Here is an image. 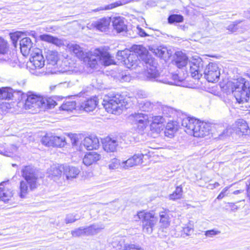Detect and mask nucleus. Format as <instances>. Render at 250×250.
I'll return each instance as SVG.
<instances>
[{
	"label": "nucleus",
	"instance_id": "3",
	"mask_svg": "<svg viewBox=\"0 0 250 250\" xmlns=\"http://www.w3.org/2000/svg\"><path fill=\"white\" fill-rule=\"evenodd\" d=\"M185 131L195 137H204L209 134L211 125L208 123L201 122L193 118L186 117L181 122Z\"/></svg>",
	"mask_w": 250,
	"mask_h": 250
},
{
	"label": "nucleus",
	"instance_id": "12",
	"mask_svg": "<svg viewBox=\"0 0 250 250\" xmlns=\"http://www.w3.org/2000/svg\"><path fill=\"white\" fill-rule=\"evenodd\" d=\"M13 196V190L10 188L9 181L2 182L0 183V199L6 203Z\"/></svg>",
	"mask_w": 250,
	"mask_h": 250
},
{
	"label": "nucleus",
	"instance_id": "59",
	"mask_svg": "<svg viewBox=\"0 0 250 250\" xmlns=\"http://www.w3.org/2000/svg\"><path fill=\"white\" fill-rule=\"evenodd\" d=\"M192 230V228L189 226H186L183 228V231L187 236L189 235Z\"/></svg>",
	"mask_w": 250,
	"mask_h": 250
},
{
	"label": "nucleus",
	"instance_id": "31",
	"mask_svg": "<svg viewBox=\"0 0 250 250\" xmlns=\"http://www.w3.org/2000/svg\"><path fill=\"white\" fill-rule=\"evenodd\" d=\"M111 245L113 248L122 250H125V247L127 245L125 244V239L120 236L114 237L111 242Z\"/></svg>",
	"mask_w": 250,
	"mask_h": 250
},
{
	"label": "nucleus",
	"instance_id": "51",
	"mask_svg": "<svg viewBox=\"0 0 250 250\" xmlns=\"http://www.w3.org/2000/svg\"><path fill=\"white\" fill-rule=\"evenodd\" d=\"M71 234L73 236L78 237L80 236L83 234H86V231H85V228L80 227L75 230L71 231Z\"/></svg>",
	"mask_w": 250,
	"mask_h": 250
},
{
	"label": "nucleus",
	"instance_id": "28",
	"mask_svg": "<svg viewBox=\"0 0 250 250\" xmlns=\"http://www.w3.org/2000/svg\"><path fill=\"white\" fill-rule=\"evenodd\" d=\"M237 132L247 135L250 133V129L247 122L243 119H239L236 122Z\"/></svg>",
	"mask_w": 250,
	"mask_h": 250
},
{
	"label": "nucleus",
	"instance_id": "14",
	"mask_svg": "<svg viewBox=\"0 0 250 250\" xmlns=\"http://www.w3.org/2000/svg\"><path fill=\"white\" fill-rule=\"evenodd\" d=\"M119 141L117 138L106 137L103 141V147L106 152H114L117 149Z\"/></svg>",
	"mask_w": 250,
	"mask_h": 250
},
{
	"label": "nucleus",
	"instance_id": "39",
	"mask_svg": "<svg viewBox=\"0 0 250 250\" xmlns=\"http://www.w3.org/2000/svg\"><path fill=\"white\" fill-rule=\"evenodd\" d=\"M17 149L18 147L15 145H11L6 148H4L3 150H0V153L10 157L13 153L17 151Z\"/></svg>",
	"mask_w": 250,
	"mask_h": 250
},
{
	"label": "nucleus",
	"instance_id": "62",
	"mask_svg": "<svg viewBox=\"0 0 250 250\" xmlns=\"http://www.w3.org/2000/svg\"><path fill=\"white\" fill-rule=\"evenodd\" d=\"M121 80L125 82H129L130 80V77L127 74H122Z\"/></svg>",
	"mask_w": 250,
	"mask_h": 250
},
{
	"label": "nucleus",
	"instance_id": "13",
	"mask_svg": "<svg viewBox=\"0 0 250 250\" xmlns=\"http://www.w3.org/2000/svg\"><path fill=\"white\" fill-rule=\"evenodd\" d=\"M144 155L143 154H134L132 157L122 162L121 167L125 169L135 166H138L143 163Z\"/></svg>",
	"mask_w": 250,
	"mask_h": 250
},
{
	"label": "nucleus",
	"instance_id": "23",
	"mask_svg": "<svg viewBox=\"0 0 250 250\" xmlns=\"http://www.w3.org/2000/svg\"><path fill=\"white\" fill-rule=\"evenodd\" d=\"M188 58L185 54L181 51L175 53L174 62L175 65L179 68H182L188 64Z\"/></svg>",
	"mask_w": 250,
	"mask_h": 250
},
{
	"label": "nucleus",
	"instance_id": "34",
	"mask_svg": "<svg viewBox=\"0 0 250 250\" xmlns=\"http://www.w3.org/2000/svg\"><path fill=\"white\" fill-rule=\"evenodd\" d=\"M96 50V52L94 54H96V56L94 55H91L90 57L86 58V61H88V65L92 68H94L98 64V62L100 61L101 57L100 54Z\"/></svg>",
	"mask_w": 250,
	"mask_h": 250
},
{
	"label": "nucleus",
	"instance_id": "33",
	"mask_svg": "<svg viewBox=\"0 0 250 250\" xmlns=\"http://www.w3.org/2000/svg\"><path fill=\"white\" fill-rule=\"evenodd\" d=\"M97 51L100 54V61L102 62L104 65L108 66L114 63V61L108 53L103 52L99 50H97Z\"/></svg>",
	"mask_w": 250,
	"mask_h": 250
},
{
	"label": "nucleus",
	"instance_id": "37",
	"mask_svg": "<svg viewBox=\"0 0 250 250\" xmlns=\"http://www.w3.org/2000/svg\"><path fill=\"white\" fill-rule=\"evenodd\" d=\"M176 131V128L174 125L171 123H168L166 126L164 133L166 136L172 138Z\"/></svg>",
	"mask_w": 250,
	"mask_h": 250
},
{
	"label": "nucleus",
	"instance_id": "24",
	"mask_svg": "<svg viewBox=\"0 0 250 250\" xmlns=\"http://www.w3.org/2000/svg\"><path fill=\"white\" fill-rule=\"evenodd\" d=\"M139 109L143 111L149 112L152 110H156V103H151L146 100L138 101Z\"/></svg>",
	"mask_w": 250,
	"mask_h": 250
},
{
	"label": "nucleus",
	"instance_id": "26",
	"mask_svg": "<svg viewBox=\"0 0 250 250\" xmlns=\"http://www.w3.org/2000/svg\"><path fill=\"white\" fill-rule=\"evenodd\" d=\"M97 105V98H91L82 103L80 108L88 112L92 111Z\"/></svg>",
	"mask_w": 250,
	"mask_h": 250
},
{
	"label": "nucleus",
	"instance_id": "44",
	"mask_svg": "<svg viewBox=\"0 0 250 250\" xmlns=\"http://www.w3.org/2000/svg\"><path fill=\"white\" fill-rule=\"evenodd\" d=\"M76 107V102L74 101H67L63 103L62 106L61 108L63 110L71 111L75 109Z\"/></svg>",
	"mask_w": 250,
	"mask_h": 250
},
{
	"label": "nucleus",
	"instance_id": "30",
	"mask_svg": "<svg viewBox=\"0 0 250 250\" xmlns=\"http://www.w3.org/2000/svg\"><path fill=\"white\" fill-rule=\"evenodd\" d=\"M64 166L54 165L52 166L49 170V177L53 179L55 177H60L63 172Z\"/></svg>",
	"mask_w": 250,
	"mask_h": 250
},
{
	"label": "nucleus",
	"instance_id": "2",
	"mask_svg": "<svg viewBox=\"0 0 250 250\" xmlns=\"http://www.w3.org/2000/svg\"><path fill=\"white\" fill-rule=\"evenodd\" d=\"M232 94L237 102L242 105L240 106L243 110H249L250 113V102L249 100V83L244 78H240L233 83L231 86Z\"/></svg>",
	"mask_w": 250,
	"mask_h": 250
},
{
	"label": "nucleus",
	"instance_id": "50",
	"mask_svg": "<svg viewBox=\"0 0 250 250\" xmlns=\"http://www.w3.org/2000/svg\"><path fill=\"white\" fill-rule=\"evenodd\" d=\"M155 53L159 57L167 58L168 57V56L167 55V54H168L167 50V48H157L155 51Z\"/></svg>",
	"mask_w": 250,
	"mask_h": 250
},
{
	"label": "nucleus",
	"instance_id": "55",
	"mask_svg": "<svg viewBox=\"0 0 250 250\" xmlns=\"http://www.w3.org/2000/svg\"><path fill=\"white\" fill-rule=\"evenodd\" d=\"M21 36L20 32H15L11 34L10 35L11 39L13 42V43L15 45L18 41L20 39Z\"/></svg>",
	"mask_w": 250,
	"mask_h": 250
},
{
	"label": "nucleus",
	"instance_id": "57",
	"mask_svg": "<svg viewBox=\"0 0 250 250\" xmlns=\"http://www.w3.org/2000/svg\"><path fill=\"white\" fill-rule=\"evenodd\" d=\"M70 138L73 146H77L79 142V140L77 134H71L70 135Z\"/></svg>",
	"mask_w": 250,
	"mask_h": 250
},
{
	"label": "nucleus",
	"instance_id": "5",
	"mask_svg": "<svg viewBox=\"0 0 250 250\" xmlns=\"http://www.w3.org/2000/svg\"><path fill=\"white\" fill-rule=\"evenodd\" d=\"M122 101L123 97L121 95L108 94L104 96L102 104L107 112L115 114L121 112Z\"/></svg>",
	"mask_w": 250,
	"mask_h": 250
},
{
	"label": "nucleus",
	"instance_id": "54",
	"mask_svg": "<svg viewBox=\"0 0 250 250\" xmlns=\"http://www.w3.org/2000/svg\"><path fill=\"white\" fill-rule=\"evenodd\" d=\"M125 250H144L139 245L130 244L125 247Z\"/></svg>",
	"mask_w": 250,
	"mask_h": 250
},
{
	"label": "nucleus",
	"instance_id": "36",
	"mask_svg": "<svg viewBox=\"0 0 250 250\" xmlns=\"http://www.w3.org/2000/svg\"><path fill=\"white\" fill-rule=\"evenodd\" d=\"M157 109L161 110L162 114L166 117L170 116L173 113V110L169 106L162 104L161 103L156 102Z\"/></svg>",
	"mask_w": 250,
	"mask_h": 250
},
{
	"label": "nucleus",
	"instance_id": "56",
	"mask_svg": "<svg viewBox=\"0 0 250 250\" xmlns=\"http://www.w3.org/2000/svg\"><path fill=\"white\" fill-rule=\"evenodd\" d=\"M172 79L174 81V83L176 85H180L181 83L184 80L183 78H180L178 74L172 75Z\"/></svg>",
	"mask_w": 250,
	"mask_h": 250
},
{
	"label": "nucleus",
	"instance_id": "19",
	"mask_svg": "<svg viewBox=\"0 0 250 250\" xmlns=\"http://www.w3.org/2000/svg\"><path fill=\"white\" fill-rule=\"evenodd\" d=\"M21 51L24 56L31 54L33 51L31 49L33 46V43L29 37L22 38L20 41Z\"/></svg>",
	"mask_w": 250,
	"mask_h": 250
},
{
	"label": "nucleus",
	"instance_id": "27",
	"mask_svg": "<svg viewBox=\"0 0 250 250\" xmlns=\"http://www.w3.org/2000/svg\"><path fill=\"white\" fill-rule=\"evenodd\" d=\"M40 39L42 41L51 43L57 46H61L63 44V41L49 34H42L40 36Z\"/></svg>",
	"mask_w": 250,
	"mask_h": 250
},
{
	"label": "nucleus",
	"instance_id": "40",
	"mask_svg": "<svg viewBox=\"0 0 250 250\" xmlns=\"http://www.w3.org/2000/svg\"><path fill=\"white\" fill-rule=\"evenodd\" d=\"M102 229V227H100L98 225H92L89 227L85 228L86 235H93L96 234Z\"/></svg>",
	"mask_w": 250,
	"mask_h": 250
},
{
	"label": "nucleus",
	"instance_id": "20",
	"mask_svg": "<svg viewBox=\"0 0 250 250\" xmlns=\"http://www.w3.org/2000/svg\"><path fill=\"white\" fill-rule=\"evenodd\" d=\"M248 26L244 21L237 20L230 23L227 29L232 32H243L247 29Z\"/></svg>",
	"mask_w": 250,
	"mask_h": 250
},
{
	"label": "nucleus",
	"instance_id": "46",
	"mask_svg": "<svg viewBox=\"0 0 250 250\" xmlns=\"http://www.w3.org/2000/svg\"><path fill=\"white\" fill-rule=\"evenodd\" d=\"M80 219V216L77 214H68L66 215L65 222L66 224L72 223Z\"/></svg>",
	"mask_w": 250,
	"mask_h": 250
},
{
	"label": "nucleus",
	"instance_id": "38",
	"mask_svg": "<svg viewBox=\"0 0 250 250\" xmlns=\"http://www.w3.org/2000/svg\"><path fill=\"white\" fill-rule=\"evenodd\" d=\"M183 189L181 186H178L176 188L174 191L169 195L170 200H176L181 199L182 196Z\"/></svg>",
	"mask_w": 250,
	"mask_h": 250
},
{
	"label": "nucleus",
	"instance_id": "42",
	"mask_svg": "<svg viewBox=\"0 0 250 250\" xmlns=\"http://www.w3.org/2000/svg\"><path fill=\"white\" fill-rule=\"evenodd\" d=\"M54 136L50 134H47L43 136L41 140L42 143L47 146H52Z\"/></svg>",
	"mask_w": 250,
	"mask_h": 250
},
{
	"label": "nucleus",
	"instance_id": "43",
	"mask_svg": "<svg viewBox=\"0 0 250 250\" xmlns=\"http://www.w3.org/2000/svg\"><path fill=\"white\" fill-rule=\"evenodd\" d=\"M167 20L168 23L170 24H172L175 22L179 23L183 21L184 18L181 15L173 14L168 17Z\"/></svg>",
	"mask_w": 250,
	"mask_h": 250
},
{
	"label": "nucleus",
	"instance_id": "18",
	"mask_svg": "<svg viewBox=\"0 0 250 250\" xmlns=\"http://www.w3.org/2000/svg\"><path fill=\"white\" fill-rule=\"evenodd\" d=\"M112 23L114 29L118 33L126 32L127 30V25L125 22V19L123 17H114L112 19Z\"/></svg>",
	"mask_w": 250,
	"mask_h": 250
},
{
	"label": "nucleus",
	"instance_id": "25",
	"mask_svg": "<svg viewBox=\"0 0 250 250\" xmlns=\"http://www.w3.org/2000/svg\"><path fill=\"white\" fill-rule=\"evenodd\" d=\"M8 52L7 42L3 39L0 38V55L3 56L1 59L6 62H10L11 60L9 56H11V54H8Z\"/></svg>",
	"mask_w": 250,
	"mask_h": 250
},
{
	"label": "nucleus",
	"instance_id": "63",
	"mask_svg": "<svg viewBox=\"0 0 250 250\" xmlns=\"http://www.w3.org/2000/svg\"><path fill=\"white\" fill-rule=\"evenodd\" d=\"M229 207L231 208V209L233 211L236 210L238 209L237 206L233 203H229Z\"/></svg>",
	"mask_w": 250,
	"mask_h": 250
},
{
	"label": "nucleus",
	"instance_id": "60",
	"mask_svg": "<svg viewBox=\"0 0 250 250\" xmlns=\"http://www.w3.org/2000/svg\"><path fill=\"white\" fill-rule=\"evenodd\" d=\"M136 97L137 98L144 99L147 97V94L145 91L140 90L136 93Z\"/></svg>",
	"mask_w": 250,
	"mask_h": 250
},
{
	"label": "nucleus",
	"instance_id": "49",
	"mask_svg": "<svg viewBox=\"0 0 250 250\" xmlns=\"http://www.w3.org/2000/svg\"><path fill=\"white\" fill-rule=\"evenodd\" d=\"M121 164L122 163H120L119 160L114 158L111 160L108 167L111 169H115L118 168L120 166L121 167Z\"/></svg>",
	"mask_w": 250,
	"mask_h": 250
},
{
	"label": "nucleus",
	"instance_id": "48",
	"mask_svg": "<svg viewBox=\"0 0 250 250\" xmlns=\"http://www.w3.org/2000/svg\"><path fill=\"white\" fill-rule=\"evenodd\" d=\"M132 49L134 52L131 51V53H135L138 56L143 55L146 52L145 48L142 45H134L133 46Z\"/></svg>",
	"mask_w": 250,
	"mask_h": 250
},
{
	"label": "nucleus",
	"instance_id": "6",
	"mask_svg": "<svg viewBox=\"0 0 250 250\" xmlns=\"http://www.w3.org/2000/svg\"><path fill=\"white\" fill-rule=\"evenodd\" d=\"M117 57L129 69L136 68L141 63L138 55L135 53H131L128 49L119 51L117 53Z\"/></svg>",
	"mask_w": 250,
	"mask_h": 250
},
{
	"label": "nucleus",
	"instance_id": "35",
	"mask_svg": "<svg viewBox=\"0 0 250 250\" xmlns=\"http://www.w3.org/2000/svg\"><path fill=\"white\" fill-rule=\"evenodd\" d=\"M46 58L49 63L54 65L58 61V52L55 51L48 50L46 52Z\"/></svg>",
	"mask_w": 250,
	"mask_h": 250
},
{
	"label": "nucleus",
	"instance_id": "22",
	"mask_svg": "<svg viewBox=\"0 0 250 250\" xmlns=\"http://www.w3.org/2000/svg\"><path fill=\"white\" fill-rule=\"evenodd\" d=\"M80 171V169L77 167L69 166H64L63 174L67 180L76 178Z\"/></svg>",
	"mask_w": 250,
	"mask_h": 250
},
{
	"label": "nucleus",
	"instance_id": "9",
	"mask_svg": "<svg viewBox=\"0 0 250 250\" xmlns=\"http://www.w3.org/2000/svg\"><path fill=\"white\" fill-rule=\"evenodd\" d=\"M26 97L25 102V107L26 108L30 109L33 108H42V104H44L43 100L45 99L41 96L31 93L27 95H24Z\"/></svg>",
	"mask_w": 250,
	"mask_h": 250
},
{
	"label": "nucleus",
	"instance_id": "4",
	"mask_svg": "<svg viewBox=\"0 0 250 250\" xmlns=\"http://www.w3.org/2000/svg\"><path fill=\"white\" fill-rule=\"evenodd\" d=\"M45 60L39 48H35L30 54L29 62H27V68L30 72L35 75L40 76L43 73L41 70L44 65Z\"/></svg>",
	"mask_w": 250,
	"mask_h": 250
},
{
	"label": "nucleus",
	"instance_id": "58",
	"mask_svg": "<svg viewBox=\"0 0 250 250\" xmlns=\"http://www.w3.org/2000/svg\"><path fill=\"white\" fill-rule=\"evenodd\" d=\"M229 187H227L225 188L223 190L220 192V193L218 195L217 197L218 200H221L223 199L226 195H227V192L228 190Z\"/></svg>",
	"mask_w": 250,
	"mask_h": 250
},
{
	"label": "nucleus",
	"instance_id": "10",
	"mask_svg": "<svg viewBox=\"0 0 250 250\" xmlns=\"http://www.w3.org/2000/svg\"><path fill=\"white\" fill-rule=\"evenodd\" d=\"M128 120L132 124L138 125L139 129L143 130L147 125L148 117L146 114L134 113L129 115Z\"/></svg>",
	"mask_w": 250,
	"mask_h": 250
},
{
	"label": "nucleus",
	"instance_id": "64",
	"mask_svg": "<svg viewBox=\"0 0 250 250\" xmlns=\"http://www.w3.org/2000/svg\"><path fill=\"white\" fill-rule=\"evenodd\" d=\"M119 5L117 3H113L111 4L110 5H109L107 6V8L106 9H112L117 6Z\"/></svg>",
	"mask_w": 250,
	"mask_h": 250
},
{
	"label": "nucleus",
	"instance_id": "47",
	"mask_svg": "<svg viewBox=\"0 0 250 250\" xmlns=\"http://www.w3.org/2000/svg\"><path fill=\"white\" fill-rule=\"evenodd\" d=\"M160 222L164 227H166L168 225V216L165 212H162L160 214Z\"/></svg>",
	"mask_w": 250,
	"mask_h": 250
},
{
	"label": "nucleus",
	"instance_id": "61",
	"mask_svg": "<svg viewBox=\"0 0 250 250\" xmlns=\"http://www.w3.org/2000/svg\"><path fill=\"white\" fill-rule=\"evenodd\" d=\"M137 29L138 30V33L140 36H141V37L148 36V35L146 33V32L143 29H142L141 27H137Z\"/></svg>",
	"mask_w": 250,
	"mask_h": 250
},
{
	"label": "nucleus",
	"instance_id": "1",
	"mask_svg": "<svg viewBox=\"0 0 250 250\" xmlns=\"http://www.w3.org/2000/svg\"><path fill=\"white\" fill-rule=\"evenodd\" d=\"M21 175L24 180L20 182L18 194L21 198H25L30 191L38 188L39 178L36 170L29 166L22 169Z\"/></svg>",
	"mask_w": 250,
	"mask_h": 250
},
{
	"label": "nucleus",
	"instance_id": "21",
	"mask_svg": "<svg viewBox=\"0 0 250 250\" xmlns=\"http://www.w3.org/2000/svg\"><path fill=\"white\" fill-rule=\"evenodd\" d=\"M101 155L96 152L87 153L84 156L83 162L86 166H90L101 159Z\"/></svg>",
	"mask_w": 250,
	"mask_h": 250
},
{
	"label": "nucleus",
	"instance_id": "45",
	"mask_svg": "<svg viewBox=\"0 0 250 250\" xmlns=\"http://www.w3.org/2000/svg\"><path fill=\"white\" fill-rule=\"evenodd\" d=\"M45 100H44V104H42V108H53L56 104L57 103L51 98H44Z\"/></svg>",
	"mask_w": 250,
	"mask_h": 250
},
{
	"label": "nucleus",
	"instance_id": "41",
	"mask_svg": "<svg viewBox=\"0 0 250 250\" xmlns=\"http://www.w3.org/2000/svg\"><path fill=\"white\" fill-rule=\"evenodd\" d=\"M53 146L56 147H63L66 144L65 139L64 137L54 136L53 137Z\"/></svg>",
	"mask_w": 250,
	"mask_h": 250
},
{
	"label": "nucleus",
	"instance_id": "52",
	"mask_svg": "<svg viewBox=\"0 0 250 250\" xmlns=\"http://www.w3.org/2000/svg\"><path fill=\"white\" fill-rule=\"evenodd\" d=\"M165 122V118L162 116H155L152 117V125L162 124Z\"/></svg>",
	"mask_w": 250,
	"mask_h": 250
},
{
	"label": "nucleus",
	"instance_id": "8",
	"mask_svg": "<svg viewBox=\"0 0 250 250\" xmlns=\"http://www.w3.org/2000/svg\"><path fill=\"white\" fill-rule=\"evenodd\" d=\"M203 73L205 78L208 82L214 83L217 81L220 76V70L217 64L210 62L206 66Z\"/></svg>",
	"mask_w": 250,
	"mask_h": 250
},
{
	"label": "nucleus",
	"instance_id": "32",
	"mask_svg": "<svg viewBox=\"0 0 250 250\" xmlns=\"http://www.w3.org/2000/svg\"><path fill=\"white\" fill-rule=\"evenodd\" d=\"M15 93H13L12 88L4 87L0 89V99L8 100L12 99L14 96Z\"/></svg>",
	"mask_w": 250,
	"mask_h": 250
},
{
	"label": "nucleus",
	"instance_id": "53",
	"mask_svg": "<svg viewBox=\"0 0 250 250\" xmlns=\"http://www.w3.org/2000/svg\"><path fill=\"white\" fill-rule=\"evenodd\" d=\"M221 231L216 229H212L210 230H208L205 231V235L207 237H213V236L218 235L220 234Z\"/></svg>",
	"mask_w": 250,
	"mask_h": 250
},
{
	"label": "nucleus",
	"instance_id": "17",
	"mask_svg": "<svg viewBox=\"0 0 250 250\" xmlns=\"http://www.w3.org/2000/svg\"><path fill=\"white\" fill-rule=\"evenodd\" d=\"M110 22V18H103L93 21L92 25L99 31L105 32L108 29Z\"/></svg>",
	"mask_w": 250,
	"mask_h": 250
},
{
	"label": "nucleus",
	"instance_id": "29",
	"mask_svg": "<svg viewBox=\"0 0 250 250\" xmlns=\"http://www.w3.org/2000/svg\"><path fill=\"white\" fill-rule=\"evenodd\" d=\"M69 49L79 59H84L87 57L86 54L84 52L83 48L76 44H72L69 46Z\"/></svg>",
	"mask_w": 250,
	"mask_h": 250
},
{
	"label": "nucleus",
	"instance_id": "7",
	"mask_svg": "<svg viewBox=\"0 0 250 250\" xmlns=\"http://www.w3.org/2000/svg\"><path fill=\"white\" fill-rule=\"evenodd\" d=\"M138 218L142 220L143 230L145 233L150 234L157 222V218L153 213L140 211L138 212Z\"/></svg>",
	"mask_w": 250,
	"mask_h": 250
},
{
	"label": "nucleus",
	"instance_id": "16",
	"mask_svg": "<svg viewBox=\"0 0 250 250\" xmlns=\"http://www.w3.org/2000/svg\"><path fill=\"white\" fill-rule=\"evenodd\" d=\"M81 147L83 146L87 150L96 149L99 147V141L97 137L90 136L84 139L81 144Z\"/></svg>",
	"mask_w": 250,
	"mask_h": 250
},
{
	"label": "nucleus",
	"instance_id": "15",
	"mask_svg": "<svg viewBox=\"0 0 250 250\" xmlns=\"http://www.w3.org/2000/svg\"><path fill=\"white\" fill-rule=\"evenodd\" d=\"M147 67L146 77L149 80L158 81L164 83H169L166 79H161L159 78V74L156 66L149 65V67L147 66Z\"/></svg>",
	"mask_w": 250,
	"mask_h": 250
},
{
	"label": "nucleus",
	"instance_id": "11",
	"mask_svg": "<svg viewBox=\"0 0 250 250\" xmlns=\"http://www.w3.org/2000/svg\"><path fill=\"white\" fill-rule=\"evenodd\" d=\"M190 72L192 77L195 79H199L202 76L201 72L203 70V62L201 58L194 61V62L190 63Z\"/></svg>",
	"mask_w": 250,
	"mask_h": 250
}]
</instances>
